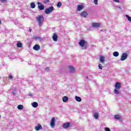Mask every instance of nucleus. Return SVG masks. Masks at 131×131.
<instances>
[{
	"mask_svg": "<svg viewBox=\"0 0 131 131\" xmlns=\"http://www.w3.org/2000/svg\"><path fill=\"white\" fill-rule=\"evenodd\" d=\"M100 61L102 64H104V63H105V57H104V56H101L100 57Z\"/></svg>",
	"mask_w": 131,
	"mask_h": 131,
	"instance_id": "nucleus-15",
	"label": "nucleus"
},
{
	"mask_svg": "<svg viewBox=\"0 0 131 131\" xmlns=\"http://www.w3.org/2000/svg\"><path fill=\"white\" fill-rule=\"evenodd\" d=\"M28 96H29L30 97H32V96H33V95H32V94L30 93Z\"/></svg>",
	"mask_w": 131,
	"mask_h": 131,
	"instance_id": "nucleus-39",
	"label": "nucleus"
},
{
	"mask_svg": "<svg viewBox=\"0 0 131 131\" xmlns=\"http://www.w3.org/2000/svg\"><path fill=\"white\" fill-rule=\"evenodd\" d=\"M45 70H46V71H49V70H50V68H46L45 69Z\"/></svg>",
	"mask_w": 131,
	"mask_h": 131,
	"instance_id": "nucleus-37",
	"label": "nucleus"
},
{
	"mask_svg": "<svg viewBox=\"0 0 131 131\" xmlns=\"http://www.w3.org/2000/svg\"><path fill=\"white\" fill-rule=\"evenodd\" d=\"M69 70L70 73H74L75 72V69L71 66H69Z\"/></svg>",
	"mask_w": 131,
	"mask_h": 131,
	"instance_id": "nucleus-8",
	"label": "nucleus"
},
{
	"mask_svg": "<svg viewBox=\"0 0 131 131\" xmlns=\"http://www.w3.org/2000/svg\"><path fill=\"white\" fill-rule=\"evenodd\" d=\"M0 118H1V115H0Z\"/></svg>",
	"mask_w": 131,
	"mask_h": 131,
	"instance_id": "nucleus-45",
	"label": "nucleus"
},
{
	"mask_svg": "<svg viewBox=\"0 0 131 131\" xmlns=\"http://www.w3.org/2000/svg\"><path fill=\"white\" fill-rule=\"evenodd\" d=\"M13 90H12V89H10V90H9V93H10L11 94H12V92H13Z\"/></svg>",
	"mask_w": 131,
	"mask_h": 131,
	"instance_id": "nucleus-38",
	"label": "nucleus"
},
{
	"mask_svg": "<svg viewBox=\"0 0 131 131\" xmlns=\"http://www.w3.org/2000/svg\"><path fill=\"white\" fill-rule=\"evenodd\" d=\"M115 119H116L117 120H119V119H120V116H119V115L115 116Z\"/></svg>",
	"mask_w": 131,
	"mask_h": 131,
	"instance_id": "nucleus-31",
	"label": "nucleus"
},
{
	"mask_svg": "<svg viewBox=\"0 0 131 131\" xmlns=\"http://www.w3.org/2000/svg\"><path fill=\"white\" fill-rule=\"evenodd\" d=\"M54 10H55V8H54V7L51 6V7L46 9L45 10V14H47V15H48L49 14H51V13H52V12H53V11H54Z\"/></svg>",
	"mask_w": 131,
	"mask_h": 131,
	"instance_id": "nucleus-2",
	"label": "nucleus"
},
{
	"mask_svg": "<svg viewBox=\"0 0 131 131\" xmlns=\"http://www.w3.org/2000/svg\"><path fill=\"white\" fill-rule=\"evenodd\" d=\"M14 77H13V75H12V74L10 73L9 75H8V78L9 79H13Z\"/></svg>",
	"mask_w": 131,
	"mask_h": 131,
	"instance_id": "nucleus-30",
	"label": "nucleus"
},
{
	"mask_svg": "<svg viewBox=\"0 0 131 131\" xmlns=\"http://www.w3.org/2000/svg\"><path fill=\"white\" fill-rule=\"evenodd\" d=\"M30 7L31 9H34V8H35V4H34V3H31Z\"/></svg>",
	"mask_w": 131,
	"mask_h": 131,
	"instance_id": "nucleus-26",
	"label": "nucleus"
},
{
	"mask_svg": "<svg viewBox=\"0 0 131 131\" xmlns=\"http://www.w3.org/2000/svg\"><path fill=\"white\" fill-rule=\"evenodd\" d=\"M98 67L99 69H103V67L102 66V64L101 63L99 64Z\"/></svg>",
	"mask_w": 131,
	"mask_h": 131,
	"instance_id": "nucleus-33",
	"label": "nucleus"
},
{
	"mask_svg": "<svg viewBox=\"0 0 131 131\" xmlns=\"http://www.w3.org/2000/svg\"><path fill=\"white\" fill-rule=\"evenodd\" d=\"M104 129H105V131H111V130H110V128H108V127H105V128H104Z\"/></svg>",
	"mask_w": 131,
	"mask_h": 131,
	"instance_id": "nucleus-34",
	"label": "nucleus"
},
{
	"mask_svg": "<svg viewBox=\"0 0 131 131\" xmlns=\"http://www.w3.org/2000/svg\"><path fill=\"white\" fill-rule=\"evenodd\" d=\"M113 55L114 57H118L119 56V53H118L117 51H116L113 53Z\"/></svg>",
	"mask_w": 131,
	"mask_h": 131,
	"instance_id": "nucleus-20",
	"label": "nucleus"
},
{
	"mask_svg": "<svg viewBox=\"0 0 131 131\" xmlns=\"http://www.w3.org/2000/svg\"><path fill=\"white\" fill-rule=\"evenodd\" d=\"M52 38L54 41H57L58 40V35H57L56 34H54L52 37Z\"/></svg>",
	"mask_w": 131,
	"mask_h": 131,
	"instance_id": "nucleus-16",
	"label": "nucleus"
},
{
	"mask_svg": "<svg viewBox=\"0 0 131 131\" xmlns=\"http://www.w3.org/2000/svg\"><path fill=\"white\" fill-rule=\"evenodd\" d=\"M35 39H36V40H37V39H39V40L40 41H41V40H42V38H41L40 37H38V36L35 37Z\"/></svg>",
	"mask_w": 131,
	"mask_h": 131,
	"instance_id": "nucleus-29",
	"label": "nucleus"
},
{
	"mask_svg": "<svg viewBox=\"0 0 131 131\" xmlns=\"http://www.w3.org/2000/svg\"><path fill=\"white\" fill-rule=\"evenodd\" d=\"M83 6L82 5H78L77 7V11H78L79 12L81 11V10H83Z\"/></svg>",
	"mask_w": 131,
	"mask_h": 131,
	"instance_id": "nucleus-17",
	"label": "nucleus"
},
{
	"mask_svg": "<svg viewBox=\"0 0 131 131\" xmlns=\"http://www.w3.org/2000/svg\"><path fill=\"white\" fill-rule=\"evenodd\" d=\"M6 1H7V0H1V1L2 3H4V2H6Z\"/></svg>",
	"mask_w": 131,
	"mask_h": 131,
	"instance_id": "nucleus-42",
	"label": "nucleus"
},
{
	"mask_svg": "<svg viewBox=\"0 0 131 131\" xmlns=\"http://www.w3.org/2000/svg\"><path fill=\"white\" fill-rule=\"evenodd\" d=\"M75 99L76 101H77V102H81V98L78 96H75Z\"/></svg>",
	"mask_w": 131,
	"mask_h": 131,
	"instance_id": "nucleus-19",
	"label": "nucleus"
},
{
	"mask_svg": "<svg viewBox=\"0 0 131 131\" xmlns=\"http://www.w3.org/2000/svg\"><path fill=\"white\" fill-rule=\"evenodd\" d=\"M2 24V21L0 20V25Z\"/></svg>",
	"mask_w": 131,
	"mask_h": 131,
	"instance_id": "nucleus-44",
	"label": "nucleus"
},
{
	"mask_svg": "<svg viewBox=\"0 0 131 131\" xmlns=\"http://www.w3.org/2000/svg\"><path fill=\"white\" fill-rule=\"evenodd\" d=\"M17 48H22V43H21L20 41H18L17 43Z\"/></svg>",
	"mask_w": 131,
	"mask_h": 131,
	"instance_id": "nucleus-25",
	"label": "nucleus"
},
{
	"mask_svg": "<svg viewBox=\"0 0 131 131\" xmlns=\"http://www.w3.org/2000/svg\"><path fill=\"white\" fill-rule=\"evenodd\" d=\"M92 26L93 27H100V24L94 23L92 24Z\"/></svg>",
	"mask_w": 131,
	"mask_h": 131,
	"instance_id": "nucleus-18",
	"label": "nucleus"
},
{
	"mask_svg": "<svg viewBox=\"0 0 131 131\" xmlns=\"http://www.w3.org/2000/svg\"><path fill=\"white\" fill-rule=\"evenodd\" d=\"M69 126H70V122L64 123L62 125V127L63 128H68L69 127Z\"/></svg>",
	"mask_w": 131,
	"mask_h": 131,
	"instance_id": "nucleus-11",
	"label": "nucleus"
},
{
	"mask_svg": "<svg viewBox=\"0 0 131 131\" xmlns=\"http://www.w3.org/2000/svg\"><path fill=\"white\" fill-rule=\"evenodd\" d=\"M36 20L37 22L38 23V24L40 27L41 26H42V24H43V21L45 20V17H43V15L42 14H41L40 15H38L36 18Z\"/></svg>",
	"mask_w": 131,
	"mask_h": 131,
	"instance_id": "nucleus-1",
	"label": "nucleus"
},
{
	"mask_svg": "<svg viewBox=\"0 0 131 131\" xmlns=\"http://www.w3.org/2000/svg\"><path fill=\"white\" fill-rule=\"evenodd\" d=\"M115 89L119 90L121 89V84L119 82H116L115 84Z\"/></svg>",
	"mask_w": 131,
	"mask_h": 131,
	"instance_id": "nucleus-7",
	"label": "nucleus"
},
{
	"mask_svg": "<svg viewBox=\"0 0 131 131\" xmlns=\"http://www.w3.org/2000/svg\"><path fill=\"white\" fill-rule=\"evenodd\" d=\"M128 56V55L126 53H123L122 56H121L120 60L121 61H124V60H126V59H127Z\"/></svg>",
	"mask_w": 131,
	"mask_h": 131,
	"instance_id": "nucleus-4",
	"label": "nucleus"
},
{
	"mask_svg": "<svg viewBox=\"0 0 131 131\" xmlns=\"http://www.w3.org/2000/svg\"><path fill=\"white\" fill-rule=\"evenodd\" d=\"M35 129L37 131L40 130V129H42V126L41 125L38 124L37 126H35Z\"/></svg>",
	"mask_w": 131,
	"mask_h": 131,
	"instance_id": "nucleus-12",
	"label": "nucleus"
},
{
	"mask_svg": "<svg viewBox=\"0 0 131 131\" xmlns=\"http://www.w3.org/2000/svg\"><path fill=\"white\" fill-rule=\"evenodd\" d=\"M114 92L116 95H119V94H120V92H119V91H118V89H115Z\"/></svg>",
	"mask_w": 131,
	"mask_h": 131,
	"instance_id": "nucleus-23",
	"label": "nucleus"
},
{
	"mask_svg": "<svg viewBox=\"0 0 131 131\" xmlns=\"http://www.w3.org/2000/svg\"><path fill=\"white\" fill-rule=\"evenodd\" d=\"M43 3V4H47L48 3H50V0H44Z\"/></svg>",
	"mask_w": 131,
	"mask_h": 131,
	"instance_id": "nucleus-32",
	"label": "nucleus"
},
{
	"mask_svg": "<svg viewBox=\"0 0 131 131\" xmlns=\"http://www.w3.org/2000/svg\"><path fill=\"white\" fill-rule=\"evenodd\" d=\"M94 3L95 5H98V0H94Z\"/></svg>",
	"mask_w": 131,
	"mask_h": 131,
	"instance_id": "nucleus-35",
	"label": "nucleus"
},
{
	"mask_svg": "<svg viewBox=\"0 0 131 131\" xmlns=\"http://www.w3.org/2000/svg\"><path fill=\"white\" fill-rule=\"evenodd\" d=\"M79 46L80 47H84V45H85V40L82 39L79 42Z\"/></svg>",
	"mask_w": 131,
	"mask_h": 131,
	"instance_id": "nucleus-13",
	"label": "nucleus"
},
{
	"mask_svg": "<svg viewBox=\"0 0 131 131\" xmlns=\"http://www.w3.org/2000/svg\"><path fill=\"white\" fill-rule=\"evenodd\" d=\"M0 83L2 85H6V84L8 83V78L4 77H3V80H1V78H0Z\"/></svg>",
	"mask_w": 131,
	"mask_h": 131,
	"instance_id": "nucleus-3",
	"label": "nucleus"
},
{
	"mask_svg": "<svg viewBox=\"0 0 131 131\" xmlns=\"http://www.w3.org/2000/svg\"><path fill=\"white\" fill-rule=\"evenodd\" d=\"M56 122V119L55 118H52L51 119V121L50 122V124H51V127H52V128H54V127H55V123Z\"/></svg>",
	"mask_w": 131,
	"mask_h": 131,
	"instance_id": "nucleus-5",
	"label": "nucleus"
},
{
	"mask_svg": "<svg viewBox=\"0 0 131 131\" xmlns=\"http://www.w3.org/2000/svg\"><path fill=\"white\" fill-rule=\"evenodd\" d=\"M38 8L40 11L45 9V6L42 5L41 3L37 2Z\"/></svg>",
	"mask_w": 131,
	"mask_h": 131,
	"instance_id": "nucleus-6",
	"label": "nucleus"
},
{
	"mask_svg": "<svg viewBox=\"0 0 131 131\" xmlns=\"http://www.w3.org/2000/svg\"><path fill=\"white\" fill-rule=\"evenodd\" d=\"M17 108H18L19 110H22L24 108V106H23V105H18V106H17Z\"/></svg>",
	"mask_w": 131,
	"mask_h": 131,
	"instance_id": "nucleus-27",
	"label": "nucleus"
},
{
	"mask_svg": "<svg viewBox=\"0 0 131 131\" xmlns=\"http://www.w3.org/2000/svg\"><path fill=\"white\" fill-rule=\"evenodd\" d=\"M125 17L128 19V20L129 21V22H131V17L128 16V15L126 14Z\"/></svg>",
	"mask_w": 131,
	"mask_h": 131,
	"instance_id": "nucleus-28",
	"label": "nucleus"
},
{
	"mask_svg": "<svg viewBox=\"0 0 131 131\" xmlns=\"http://www.w3.org/2000/svg\"><path fill=\"white\" fill-rule=\"evenodd\" d=\"M85 78H86V79H89V76H86V77H85Z\"/></svg>",
	"mask_w": 131,
	"mask_h": 131,
	"instance_id": "nucleus-43",
	"label": "nucleus"
},
{
	"mask_svg": "<svg viewBox=\"0 0 131 131\" xmlns=\"http://www.w3.org/2000/svg\"><path fill=\"white\" fill-rule=\"evenodd\" d=\"M12 93L13 96H15V92H14V91H12Z\"/></svg>",
	"mask_w": 131,
	"mask_h": 131,
	"instance_id": "nucleus-41",
	"label": "nucleus"
},
{
	"mask_svg": "<svg viewBox=\"0 0 131 131\" xmlns=\"http://www.w3.org/2000/svg\"><path fill=\"white\" fill-rule=\"evenodd\" d=\"M62 101L63 102H64V103H66V102H67V101H68V98L67 97V96H64L62 98Z\"/></svg>",
	"mask_w": 131,
	"mask_h": 131,
	"instance_id": "nucleus-22",
	"label": "nucleus"
},
{
	"mask_svg": "<svg viewBox=\"0 0 131 131\" xmlns=\"http://www.w3.org/2000/svg\"><path fill=\"white\" fill-rule=\"evenodd\" d=\"M113 2H115V3H119V0H113Z\"/></svg>",
	"mask_w": 131,
	"mask_h": 131,
	"instance_id": "nucleus-36",
	"label": "nucleus"
},
{
	"mask_svg": "<svg viewBox=\"0 0 131 131\" xmlns=\"http://www.w3.org/2000/svg\"><path fill=\"white\" fill-rule=\"evenodd\" d=\"M57 7L58 8H61V7H62V3H61L60 2H58L57 4Z\"/></svg>",
	"mask_w": 131,
	"mask_h": 131,
	"instance_id": "nucleus-24",
	"label": "nucleus"
},
{
	"mask_svg": "<svg viewBox=\"0 0 131 131\" xmlns=\"http://www.w3.org/2000/svg\"><path fill=\"white\" fill-rule=\"evenodd\" d=\"M88 12H86V11H83L80 14L81 17H82L83 18H86V17H88Z\"/></svg>",
	"mask_w": 131,
	"mask_h": 131,
	"instance_id": "nucleus-9",
	"label": "nucleus"
},
{
	"mask_svg": "<svg viewBox=\"0 0 131 131\" xmlns=\"http://www.w3.org/2000/svg\"><path fill=\"white\" fill-rule=\"evenodd\" d=\"M31 105H32V107H33V108H37V106H38V103H37V102H34L31 103Z\"/></svg>",
	"mask_w": 131,
	"mask_h": 131,
	"instance_id": "nucleus-14",
	"label": "nucleus"
},
{
	"mask_svg": "<svg viewBox=\"0 0 131 131\" xmlns=\"http://www.w3.org/2000/svg\"><path fill=\"white\" fill-rule=\"evenodd\" d=\"M32 30L31 28H29V32H31Z\"/></svg>",
	"mask_w": 131,
	"mask_h": 131,
	"instance_id": "nucleus-40",
	"label": "nucleus"
},
{
	"mask_svg": "<svg viewBox=\"0 0 131 131\" xmlns=\"http://www.w3.org/2000/svg\"><path fill=\"white\" fill-rule=\"evenodd\" d=\"M33 49L34 51H39V50H40V46L36 44L33 47Z\"/></svg>",
	"mask_w": 131,
	"mask_h": 131,
	"instance_id": "nucleus-10",
	"label": "nucleus"
},
{
	"mask_svg": "<svg viewBox=\"0 0 131 131\" xmlns=\"http://www.w3.org/2000/svg\"><path fill=\"white\" fill-rule=\"evenodd\" d=\"M93 116L95 119H98V118H99V114H98V113H95Z\"/></svg>",
	"mask_w": 131,
	"mask_h": 131,
	"instance_id": "nucleus-21",
	"label": "nucleus"
}]
</instances>
